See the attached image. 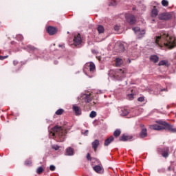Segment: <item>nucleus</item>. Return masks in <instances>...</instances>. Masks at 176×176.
Listing matches in <instances>:
<instances>
[{"label": "nucleus", "mask_w": 176, "mask_h": 176, "mask_svg": "<svg viewBox=\"0 0 176 176\" xmlns=\"http://www.w3.org/2000/svg\"><path fill=\"white\" fill-rule=\"evenodd\" d=\"M85 68H89V72L92 73L96 71V65L93 63V62L87 63L85 65Z\"/></svg>", "instance_id": "nucleus-9"}, {"label": "nucleus", "mask_w": 176, "mask_h": 176, "mask_svg": "<svg viewBox=\"0 0 176 176\" xmlns=\"http://www.w3.org/2000/svg\"><path fill=\"white\" fill-rule=\"evenodd\" d=\"M157 123L162 125L153 124L150 126V129H151V130H157V131H160L162 130H168V131H170V133H176V129L174 128L173 125H170L167 122L163 121H158Z\"/></svg>", "instance_id": "nucleus-3"}, {"label": "nucleus", "mask_w": 176, "mask_h": 176, "mask_svg": "<svg viewBox=\"0 0 176 176\" xmlns=\"http://www.w3.org/2000/svg\"><path fill=\"white\" fill-rule=\"evenodd\" d=\"M114 30H115V31H119V25H116L114 26Z\"/></svg>", "instance_id": "nucleus-43"}, {"label": "nucleus", "mask_w": 176, "mask_h": 176, "mask_svg": "<svg viewBox=\"0 0 176 176\" xmlns=\"http://www.w3.org/2000/svg\"><path fill=\"white\" fill-rule=\"evenodd\" d=\"M114 138L113 136H110L109 138H108L105 141H104V146H108V145H109V144H111V142H112V141H113Z\"/></svg>", "instance_id": "nucleus-17"}, {"label": "nucleus", "mask_w": 176, "mask_h": 176, "mask_svg": "<svg viewBox=\"0 0 176 176\" xmlns=\"http://www.w3.org/2000/svg\"><path fill=\"white\" fill-rule=\"evenodd\" d=\"M82 100H84L85 102H90L91 98H90V95L84 94L82 96Z\"/></svg>", "instance_id": "nucleus-18"}, {"label": "nucleus", "mask_w": 176, "mask_h": 176, "mask_svg": "<svg viewBox=\"0 0 176 176\" xmlns=\"http://www.w3.org/2000/svg\"><path fill=\"white\" fill-rule=\"evenodd\" d=\"M160 91H167L166 89H158L157 93L155 94H157V93H160Z\"/></svg>", "instance_id": "nucleus-38"}, {"label": "nucleus", "mask_w": 176, "mask_h": 176, "mask_svg": "<svg viewBox=\"0 0 176 176\" xmlns=\"http://www.w3.org/2000/svg\"><path fill=\"white\" fill-rule=\"evenodd\" d=\"M158 152H162L163 157H168V148H165L164 149L158 148Z\"/></svg>", "instance_id": "nucleus-11"}, {"label": "nucleus", "mask_w": 176, "mask_h": 176, "mask_svg": "<svg viewBox=\"0 0 176 176\" xmlns=\"http://www.w3.org/2000/svg\"><path fill=\"white\" fill-rule=\"evenodd\" d=\"M157 14H159V12L157 11V9H156V7L154 6L151 11V16L156 17Z\"/></svg>", "instance_id": "nucleus-20"}, {"label": "nucleus", "mask_w": 176, "mask_h": 176, "mask_svg": "<svg viewBox=\"0 0 176 176\" xmlns=\"http://www.w3.org/2000/svg\"><path fill=\"white\" fill-rule=\"evenodd\" d=\"M50 171H54V170H56V166H54V165H51L50 166Z\"/></svg>", "instance_id": "nucleus-40"}, {"label": "nucleus", "mask_w": 176, "mask_h": 176, "mask_svg": "<svg viewBox=\"0 0 176 176\" xmlns=\"http://www.w3.org/2000/svg\"><path fill=\"white\" fill-rule=\"evenodd\" d=\"M17 41H23L24 39V37H23V35L19 34L16 36Z\"/></svg>", "instance_id": "nucleus-36"}, {"label": "nucleus", "mask_w": 176, "mask_h": 176, "mask_svg": "<svg viewBox=\"0 0 176 176\" xmlns=\"http://www.w3.org/2000/svg\"><path fill=\"white\" fill-rule=\"evenodd\" d=\"M138 101H139V102H144L145 101V97L144 96H140L138 98Z\"/></svg>", "instance_id": "nucleus-33"}, {"label": "nucleus", "mask_w": 176, "mask_h": 176, "mask_svg": "<svg viewBox=\"0 0 176 176\" xmlns=\"http://www.w3.org/2000/svg\"><path fill=\"white\" fill-rule=\"evenodd\" d=\"M67 134V131L63 129L61 126H55L50 131V138H58L60 142H63L65 140V135Z\"/></svg>", "instance_id": "nucleus-2"}, {"label": "nucleus", "mask_w": 176, "mask_h": 176, "mask_svg": "<svg viewBox=\"0 0 176 176\" xmlns=\"http://www.w3.org/2000/svg\"><path fill=\"white\" fill-rule=\"evenodd\" d=\"M25 166H32V162L30 160H28L25 162Z\"/></svg>", "instance_id": "nucleus-34"}, {"label": "nucleus", "mask_w": 176, "mask_h": 176, "mask_svg": "<svg viewBox=\"0 0 176 176\" xmlns=\"http://www.w3.org/2000/svg\"><path fill=\"white\" fill-rule=\"evenodd\" d=\"M64 113V110L62 109H60L56 111V115H63Z\"/></svg>", "instance_id": "nucleus-32"}, {"label": "nucleus", "mask_w": 176, "mask_h": 176, "mask_svg": "<svg viewBox=\"0 0 176 176\" xmlns=\"http://www.w3.org/2000/svg\"><path fill=\"white\" fill-rule=\"evenodd\" d=\"M94 171H96V173H98V174H101L102 173H104V169L102 168V166H95L94 167Z\"/></svg>", "instance_id": "nucleus-13"}, {"label": "nucleus", "mask_w": 176, "mask_h": 176, "mask_svg": "<svg viewBox=\"0 0 176 176\" xmlns=\"http://www.w3.org/2000/svg\"><path fill=\"white\" fill-rule=\"evenodd\" d=\"M126 115H129V110L124 108L121 109V116H126Z\"/></svg>", "instance_id": "nucleus-23"}, {"label": "nucleus", "mask_w": 176, "mask_h": 176, "mask_svg": "<svg viewBox=\"0 0 176 176\" xmlns=\"http://www.w3.org/2000/svg\"><path fill=\"white\" fill-rule=\"evenodd\" d=\"M87 160H89V162H91V157L90 156V153H87Z\"/></svg>", "instance_id": "nucleus-41"}, {"label": "nucleus", "mask_w": 176, "mask_h": 176, "mask_svg": "<svg viewBox=\"0 0 176 176\" xmlns=\"http://www.w3.org/2000/svg\"><path fill=\"white\" fill-rule=\"evenodd\" d=\"M66 155H67V156H72L74 155V148L68 147L66 149Z\"/></svg>", "instance_id": "nucleus-19"}, {"label": "nucleus", "mask_w": 176, "mask_h": 176, "mask_svg": "<svg viewBox=\"0 0 176 176\" xmlns=\"http://www.w3.org/2000/svg\"><path fill=\"white\" fill-rule=\"evenodd\" d=\"M130 63H131V60H129V63L130 64Z\"/></svg>", "instance_id": "nucleus-47"}, {"label": "nucleus", "mask_w": 176, "mask_h": 176, "mask_svg": "<svg viewBox=\"0 0 176 176\" xmlns=\"http://www.w3.org/2000/svg\"><path fill=\"white\" fill-rule=\"evenodd\" d=\"M155 42L160 47L165 46L168 49H173L175 46V38L167 32H161L159 36H155Z\"/></svg>", "instance_id": "nucleus-1"}, {"label": "nucleus", "mask_w": 176, "mask_h": 176, "mask_svg": "<svg viewBox=\"0 0 176 176\" xmlns=\"http://www.w3.org/2000/svg\"><path fill=\"white\" fill-rule=\"evenodd\" d=\"M98 31L99 32V34H102L104 33V31H105V30L104 29V26L100 25L98 26Z\"/></svg>", "instance_id": "nucleus-24"}, {"label": "nucleus", "mask_w": 176, "mask_h": 176, "mask_svg": "<svg viewBox=\"0 0 176 176\" xmlns=\"http://www.w3.org/2000/svg\"><path fill=\"white\" fill-rule=\"evenodd\" d=\"M129 140V136L123 135L120 138V141H128Z\"/></svg>", "instance_id": "nucleus-26"}, {"label": "nucleus", "mask_w": 176, "mask_h": 176, "mask_svg": "<svg viewBox=\"0 0 176 176\" xmlns=\"http://www.w3.org/2000/svg\"><path fill=\"white\" fill-rule=\"evenodd\" d=\"M126 98L130 100H134V94H128L126 96Z\"/></svg>", "instance_id": "nucleus-29"}, {"label": "nucleus", "mask_w": 176, "mask_h": 176, "mask_svg": "<svg viewBox=\"0 0 176 176\" xmlns=\"http://www.w3.org/2000/svg\"><path fill=\"white\" fill-rule=\"evenodd\" d=\"M81 133L83 135H89V130H82L81 131Z\"/></svg>", "instance_id": "nucleus-35"}, {"label": "nucleus", "mask_w": 176, "mask_h": 176, "mask_svg": "<svg viewBox=\"0 0 176 176\" xmlns=\"http://www.w3.org/2000/svg\"><path fill=\"white\" fill-rule=\"evenodd\" d=\"M99 145H100V141L98 140H95L92 142V148L94 149L95 151L97 150V148H98Z\"/></svg>", "instance_id": "nucleus-16"}, {"label": "nucleus", "mask_w": 176, "mask_h": 176, "mask_svg": "<svg viewBox=\"0 0 176 176\" xmlns=\"http://www.w3.org/2000/svg\"><path fill=\"white\" fill-rule=\"evenodd\" d=\"M72 109L76 115V116H80L82 115V109L78 107L76 104H74L72 107Z\"/></svg>", "instance_id": "nucleus-8"}, {"label": "nucleus", "mask_w": 176, "mask_h": 176, "mask_svg": "<svg viewBox=\"0 0 176 176\" xmlns=\"http://www.w3.org/2000/svg\"><path fill=\"white\" fill-rule=\"evenodd\" d=\"M168 170H169V171H171L173 170V166H169Z\"/></svg>", "instance_id": "nucleus-45"}, {"label": "nucleus", "mask_w": 176, "mask_h": 176, "mask_svg": "<svg viewBox=\"0 0 176 176\" xmlns=\"http://www.w3.org/2000/svg\"><path fill=\"white\" fill-rule=\"evenodd\" d=\"M173 17V14L170 12H162L158 15V18L160 20H170Z\"/></svg>", "instance_id": "nucleus-6"}, {"label": "nucleus", "mask_w": 176, "mask_h": 176, "mask_svg": "<svg viewBox=\"0 0 176 176\" xmlns=\"http://www.w3.org/2000/svg\"><path fill=\"white\" fill-rule=\"evenodd\" d=\"M162 6H168V1L167 0H162Z\"/></svg>", "instance_id": "nucleus-31"}, {"label": "nucleus", "mask_w": 176, "mask_h": 176, "mask_svg": "<svg viewBox=\"0 0 176 176\" xmlns=\"http://www.w3.org/2000/svg\"><path fill=\"white\" fill-rule=\"evenodd\" d=\"M150 60L151 61H153V63H157V61H159V57L156 55H152L150 57Z\"/></svg>", "instance_id": "nucleus-22"}, {"label": "nucleus", "mask_w": 176, "mask_h": 176, "mask_svg": "<svg viewBox=\"0 0 176 176\" xmlns=\"http://www.w3.org/2000/svg\"><path fill=\"white\" fill-rule=\"evenodd\" d=\"M125 19L127 21V23H129L131 25L133 24H135V16L131 14H126L125 15Z\"/></svg>", "instance_id": "nucleus-7"}, {"label": "nucleus", "mask_w": 176, "mask_h": 176, "mask_svg": "<svg viewBox=\"0 0 176 176\" xmlns=\"http://www.w3.org/2000/svg\"><path fill=\"white\" fill-rule=\"evenodd\" d=\"M109 6H116V1H115L114 0H111V2L109 4Z\"/></svg>", "instance_id": "nucleus-37"}, {"label": "nucleus", "mask_w": 176, "mask_h": 176, "mask_svg": "<svg viewBox=\"0 0 176 176\" xmlns=\"http://www.w3.org/2000/svg\"><path fill=\"white\" fill-rule=\"evenodd\" d=\"M133 31H134L137 38H143L145 35V30H142L139 27L133 28Z\"/></svg>", "instance_id": "nucleus-5"}, {"label": "nucleus", "mask_w": 176, "mask_h": 176, "mask_svg": "<svg viewBox=\"0 0 176 176\" xmlns=\"http://www.w3.org/2000/svg\"><path fill=\"white\" fill-rule=\"evenodd\" d=\"M82 43V37H80V34H78L74 36V46H78Z\"/></svg>", "instance_id": "nucleus-10"}, {"label": "nucleus", "mask_w": 176, "mask_h": 176, "mask_svg": "<svg viewBox=\"0 0 176 176\" xmlns=\"http://www.w3.org/2000/svg\"><path fill=\"white\" fill-rule=\"evenodd\" d=\"M147 136H148V133H146V128H142L140 133V137L141 138H145V137H147Z\"/></svg>", "instance_id": "nucleus-15"}, {"label": "nucleus", "mask_w": 176, "mask_h": 176, "mask_svg": "<svg viewBox=\"0 0 176 176\" xmlns=\"http://www.w3.org/2000/svg\"><path fill=\"white\" fill-rule=\"evenodd\" d=\"M52 148L54 149L55 151H58V149H60V146L57 145H53Z\"/></svg>", "instance_id": "nucleus-39"}, {"label": "nucleus", "mask_w": 176, "mask_h": 176, "mask_svg": "<svg viewBox=\"0 0 176 176\" xmlns=\"http://www.w3.org/2000/svg\"><path fill=\"white\" fill-rule=\"evenodd\" d=\"M96 116H97V112L92 111L90 114H89V118H91L92 119L94 118H96Z\"/></svg>", "instance_id": "nucleus-27"}, {"label": "nucleus", "mask_w": 176, "mask_h": 176, "mask_svg": "<svg viewBox=\"0 0 176 176\" xmlns=\"http://www.w3.org/2000/svg\"><path fill=\"white\" fill-rule=\"evenodd\" d=\"M59 47H63V45H59Z\"/></svg>", "instance_id": "nucleus-46"}, {"label": "nucleus", "mask_w": 176, "mask_h": 176, "mask_svg": "<svg viewBox=\"0 0 176 176\" xmlns=\"http://www.w3.org/2000/svg\"><path fill=\"white\" fill-rule=\"evenodd\" d=\"M120 133L121 132L119 129L116 130L113 133L114 137H119V135H120Z\"/></svg>", "instance_id": "nucleus-28"}, {"label": "nucleus", "mask_w": 176, "mask_h": 176, "mask_svg": "<svg viewBox=\"0 0 176 176\" xmlns=\"http://www.w3.org/2000/svg\"><path fill=\"white\" fill-rule=\"evenodd\" d=\"M47 32L50 35H54V34L57 32V29L54 27L49 26L48 28H47Z\"/></svg>", "instance_id": "nucleus-12"}, {"label": "nucleus", "mask_w": 176, "mask_h": 176, "mask_svg": "<svg viewBox=\"0 0 176 176\" xmlns=\"http://www.w3.org/2000/svg\"><path fill=\"white\" fill-rule=\"evenodd\" d=\"M168 64V61L166 60H163L159 62L158 65H167Z\"/></svg>", "instance_id": "nucleus-25"}, {"label": "nucleus", "mask_w": 176, "mask_h": 176, "mask_svg": "<svg viewBox=\"0 0 176 176\" xmlns=\"http://www.w3.org/2000/svg\"><path fill=\"white\" fill-rule=\"evenodd\" d=\"M123 64V60L120 58H117L116 59V67H120L121 65Z\"/></svg>", "instance_id": "nucleus-21"}, {"label": "nucleus", "mask_w": 176, "mask_h": 176, "mask_svg": "<svg viewBox=\"0 0 176 176\" xmlns=\"http://www.w3.org/2000/svg\"><path fill=\"white\" fill-rule=\"evenodd\" d=\"M8 56H0V60H5V58H8Z\"/></svg>", "instance_id": "nucleus-42"}, {"label": "nucleus", "mask_w": 176, "mask_h": 176, "mask_svg": "<svg viewBox=\"0 0 176 176\" xmlns=\"http://www.w3.org/2000/svg\"><path fill=\"white\" fill-rule=\"evenodd\" d=\"M37 174H41V173H43V168L42 166H40L36 170Z\"/></svg>", "instance_id": "nucleus-30"}, {"label": "nucleus", "mask_w": 176, "mask_h": 176, "mask_svg": "<svg viewBox=\"0 0 176 176\" xmlns=\"http://www.w3.org/2000/svg\"><path fill=\"white\" fill-rule=\"evenodd\" d=\"M111 72L113 74V78L117 80H122L126 76V72L121 69H117L115 71H111Z\"/></svg>", "instance_id": "nucleus-4"}, {"label": "nucleus", "mask_w": 176, "mask_h": 176, "mask_svg": "<svg viewBox=\"0 0 176 176\" xmlns=\"http://www.w3.org/2000/svg\"><path fill=\"white\" fill-rule=\"evenodd\" d=\"M25 49L29 52V53H32V52H38V49L35 48L32 45H28Z\"/></svg>", "instance_id": "nucleus-14"}, {"label": "nucleus", "mask_w": 176, "mask_h": 176, "mask_svg": "<svg viewBox=\"0 0 176 176\" xmlns=\"http://www.w3.org/2000/svg\"><path fill=\"white\" fill-rule=\"evenodd\" d=\"M13 64L14 65H17L19 64V62L17 60H14Z\"/></svg>", "instance_id": "nucleus-44"}]
</instances>
